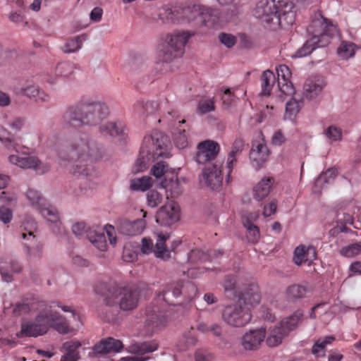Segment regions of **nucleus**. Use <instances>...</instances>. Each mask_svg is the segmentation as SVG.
Segmentation results:
<instances>
[{
  "label": "nucleus",
  "mask_w": 361,
  "mask_h": 361,
  "mask_svg": "<svg viewBox=\"0 0 361 361\" xmlns=\"http://www.w3.org/2000/svg\"><path fill=\"white\" fill-rule=\"evenodd\" d=\"M63 159L72 162L68 167L73 176H92L94 171L92 164L102 157L100 149L86 136L77 135L70 141L68 153L60 154Z\"/></svg>",
  "instance_id": "1"
},
{
  "label": "nucleus",
  "mask_w": 361,
  "mask_h": 361,
  "mask_svg": "<svg viewBox=\"0 0 361 361\" xmlns=\"http://www.w3.org/2000/svg\"><path fill=\"white\" fill-rule=\"evenodd\" d=\"M109 114L108 106L102 102H80L69 106L63 114V122L74 128L96 126Z\"/></svg>",
  "instance_id": "2"
},
{
  "label": "nucleus",
  "mask_w": 361,
  "mask_h": 361,
  "mask_svg": "<svg viewBox=\"0 0 361 361\" xmlns=\"http://www.w3.org/2000/svg\"><path fill=\"white\" fill-rule=\"evenodd\" d=\"M294 4L289 0H259L254 16L272 28L290 25L295 20Z\"/></svg>",
  "instance_id": "3"
},
{
  "label": "nucleus",
  "mask_w": 361,
  "mask_h": 361,
  "mask_svg": "<svg viewBox=\"0 0 361 361\" xmlns=\"http://www.w3.org/2000/svg\"><path fill=\"white\" fill-rule=\"evenodd\" d=\"M190 36V34L184 31L162 35L157 47V68L162 73L170 71V63L182 57Z\"/></svg>",
  "instance_id": "4"
},
{
  "label": "nucleus",
  "mask_w": 361,
  "mask_h": 361,
  "mask_svg": "<svg viewBox=\"0 0 361 361\" xmlns=\"http://www.w3.org/2000/svg\"><path fill=\"white\" fill-rule=\"evenodd\" d=\"M307 31L312 37L297 51L298 57L306 56L316 48L327 46L336 32V26L319 11L312 16Z\"/></svg>",
  "instance_id": "5"
},
{
  "label": "nucleus",
  "mask_w": 361,
  "mask_h": 361,
  "mask_svg": "<svg viewBox=\"0 0 361 361\" xmlns=\"http://www.w3.org/2000/svg\"><path fill=\"white\" fill-rule=\"evenodd\" d=\"M60 334H67L70 327L66 319L59 313L51 309L40 312L33 322H23L21 329L16 334L17 337H37L46 334L49 328Z\"/></svg>",
  "instance_id": "6"
},
{
  "label": "nucleus",
  "mask_w": 361,
  "mask_h": 361,
  "mask_svg": "<svg viewBox=\"0 0 361 361\" xmlns=\"http://www.w3.org/2000/svg\"><path fill=\"white\" fill-rule=\"evenodd\" d=\"M169 143L168 137L159 131L144 137L140 147L139 157L135 161V172L147 169L149 162L160 157H168L167 147Z\"/></svg>",
  "instance_id": "7"
},
{
  "label": "nucleus",
  "mask_w": 361,
  "mask_h": 361,
  "mask_svg": "<svg viewBox=\"0 0 361 361\" xmlns=\"http://www.w3.org/2000/svg\"><path fill=\"white\" fill-rule=\"evenodd\" d=\"M224 288L227 298L233 300L238 298L241 303L243 302L254 306L261 300V293L257 283L243 284L234 276L226 277Z\"/></svg>",
  "instance_id": "8"
},
{
  "label": "nucleus",
  "mask_w": 361,
  "mask_h": 361,
  "mask_svg": "<svg viewBox=\"0 0 361 361\" xmlns=\"http://www.w3.org/2000/svg\"><path fill=\"white\" fill-rule=\"evenodd\" d=\"M140 291L137 288H116L109 290L105 298V303L109 307L118 304L123 311L132 310L137 306Z\"/></svg>",
  "instance_id": "9"
},
{
  "label": "nucleus",
  "mask_w": 361,
  "mask_h": 361,
  "mask_svg": "<svg viewBox=\"0 0 361 361\" xmlns=\"http://www.w3.org/2000/svg\"><path fill=\"white\" fill-rule=\"evenodd\" d=\"M222 319L229 326L243 327L250 323L252 319L251 310L240 301L227 305L222 311Z\"/></svg>",
  "instance_id": "10"
},
{
  "label": "nucleus",
  "mask_w": 361,
  "mask_h": 361,
  "mask_svg": "<svg viewBox=\"0 0 361 361\" xmlns=\"http://www.w3.org/2000/svg\"><path fill=\"white\" fill-rule=\"evenodd\" d=\"M196 286L190 282L177 281L170 285H167L161 292L157 294V299L162 300L168 304L173 305L170 295L177 298L183 295L186 299H192L197 293Z\"/></svg>",
  "instance_id": "11"
},
{
  "label": "nucleus",
  "mask_w": 361,
  "mask_h": 361,
  "mask_svg": "<svg viewBox=\"0 0 361 361\" xmlns=\"http://www.w3.org/2000/svg\"><path fill=\"white\" fill-rule=\"evenodd\" d=\"M168 239L169 235L159 233L154 247L152 240L144 238L142 240L140 251L144 255L154 252L157 257L167 259L170 258V251L166 246V242Z\"/></svg>",
  "instance_id": "12"
},
{
  "label": "nucleus",
  "mask_w": 361,
  "mask_h": 361,
  "mask_svg": "<svg viewBox=\"0 0 361 361\" xmlns=\"http://www.w3.org/2000/svg\"><path fill=\"white\" fill-rule=\"evenodd\" d=\"M109 243L114 246L116 244V235L115 228L109 224L104 226L102 232H92L90 231L87 233L89 240L99 250L106 251L107 248L106 237Z\"/></svg>",
  "instance_id": "13"
},
{
  "label": "nucleus",
  "mask_w": 361,
  "mask_h": 361,
  "mask_svg": "<svg viewBox=\"0 0 361 361\" xmlns=\"http://www.w3.org/2000/svg\"><path fill=\"white\" fill-rule=\"evenodd\" d=\"M8 161L22 169H33L39 174L47 172L50 168L48 164L41 163L36 157L11 154L8 157Z\"/></svg>",
  "instance_id": "14"
},
{
  "label": "nucleus",
  "mask_w": 361,
  "mask_h": 361,
  "mask_svg": "<svg viewBox=\"0 0 361 361\" xmlns=\"http://www.w3.org/2000/svg\"><path fill=\"white\" fill-rule=\"evenodd\" d=\"M166 323V319L157 307L146 309L145 328L147 334H152L161 329Z\"/></svg>",
  "instance_id": "15"
},
{
  "label": "nucleus",
  "mask_w": 361,
  "mask_h": 361,
  "mask_svg": "<svg viewBox=\"0 0 361 361\" xmlns=\"http://www.w3.org/2000/svg\"><path fill=\"white\" fill-rule=\"evenodd\" d=\"M220 149L219 145L212 140L200 142L197 146L195 159L199 164H206L214 160Z\"/></svg>",
  "instance_id": "16"
},
{
  "label": "nucleus",
  "mask_w": 361,
  "mask_h": 361,
  "mask_svg": "<svg viewBox=\"0 0 361 361\" xmlns=\"http://www.w3.org/2000/svg\"><path fill=\"white\" fill-rule=\"evenodd\" d=\"M269 156V150L263 140L252 142L250 152V159L254 168L259 169L264 163L268 160Z\"/></svg>",
  "instance_id": "17"
},
{
  "label": "nucleus",
  "mask_w": 361,
  "mask_h": 361,
  "mask_svg": "<svg viewBox=\"0 0 361 361\" xmlns=\"http://www.w3.org/2000/svg\"><path fill=\"white\" fill-rule=\"evenodd\" d=\"M221 167V163L216 162L213 165L206 166L203 171V179L207 185L212 190H218L221 186L224 174Z\"/></svg>",
  "instance_id": "18"
},
{
  "label": "nucleus",
  "mask_w": 361,
  "mask_h": 361,
  "mask_svg": "<svg viewBox=\"0 0 361 361\" xmlns=\"http://www.w3.org/2000/svg\"><path fill=\"white\" fill-rule=\"evenodd\" d=\"M179 219V207L175 203L161 207L157 213L156 221L163 226H170Z\"/></svg>",
  "instance_id": "19"
},
{
  "label": "nucleus",
  "mask_w": 361,
  "mask_h": 361,
  "mask_svg": "<svg viewBox=\"0 0 361 361\" xmlns=\"http://www.w3.org/2000/svg\"><path fill=\"white\" fill-rule=\"evenodd\" d=\"M146 224L143 219L130 221L127 219H120L117 227L120 233L130 236L140 235L145 228Z\"/></svg>",
  "instance_id": "20"
},
{
  "label": "nucleus",
  "mask_w": 361,
  "mask_h": 361,
  "mask_svg": "<svg viewBox=\"0 0 361 361\" xmlns=\"http://www.w3.org/2000/svg\"><path fill=\"white\" fill-rule=\"evenodd\" d=\"M278 78V87L281 92L285 95H293L295 90L290 81L291 72L286 65H280L276 68Z\"/></svg>",
  "instance_id": "21"
},
{
  "label": "nucleus",
  "mask_w": 361,
  "mask_h": 361,
  "mask_svg": "<svg viewBox=\"0 0 361 361\" xmlns=\"http://www.w3.org/2000/svg\"><path fill=\"white\" fill-rule=\"evenodd\" d=\"M266 334L264 329H254L245 333L241 340V345L246 350H255L264 341Z\"/></svg>",
  "instance_id": "22"
},
{
  "label": "nucleus",
  "mask_w": 361,
  "mask_h": 361,
  "mask_svg": "<svg viewBox=\"0 0 361 361\" xmlns=\"http://www.w3.org/2000/svg\"><path fill=\"white\" fill-rule=\"evenodd\" d=\"M126 127L121 121H110L99 126V133L104 136L118 137L124 139L127 135Z\"/></svg>",
  "instance_id": "23"
},
{
  "label": "nucleus",
  "mask_w": 361,
  "mask_h": 361,
  "mask_svg": "<svg viewBox=\"0 0 361 361\" xmlns=\"http://www.w3.org/2000/svg\"><path fill=\"white\" fill-rule=\"evenodd\" d=\"M122 342L111 337L102 340L93 347L94 354L104 355L109 353H116L123 348Z\"/></svg>",
  "instance_id": "24"
},
{
  "label": "nucleus",
  "mask_w": 361,
  "mask_h": 361,
  "mask_svg": "<svg viewBox=\"0 0 361 361\" xmlns=\"http://www.w3.org/2000/svg\"><path fill=\"white\" fill-rule=\"evenodd\" d=\"M275 180L272 177H263L252 189L253 198L257 201H262L266 198L274 185Z\"/></svg>",
  "instance_id": "25"
},
{
  "label": "nucleus",
  "mask_w": 361,
  "mask_h": 361,
  "mask_svg": "<svg viewBox=\"0 0 361 361\" xmlns=\"http://www.w3.org/2000/svg\"><path fill=\"white\" fill-rule=\"evenodd\" d=\"M316 258L317 251L313 246L306 247L301 245L295 249L293 261L298 265L306 262H312Z\"/></svg>",
  "instance_id": "26"
},
{
  "label": "nucleus",
  "mask_w": 361,
  "mask_h": 361,
  "mask_svg": "<svg viewBox=\"0 0 361 361\" xmlns=\"http://www.w3.org/2000/svg\"><path fill=\"white\" fill-rule=\"evenodd\" d=\"M193 8L197 11L195 6H194ZM197 11L199 12L200 20L205 26L211 27L218 23L220 15L219 10L208 7L198 6Z\"/></svg>",
  "instance_id": "27"
},
{
  "label": "nucleus",
  "mask_w": 361,
  "mask_h": 361,
  "mask_svg": "<svg viewBox=\"0 0 361 361\" xmlns=\"http://www.w3.org/2000/svg\"><path fill=\"white\" fill-rule=\"evenodd\" d=\"M40 214L49 222L53 224L52 230L54 233H61V221L57 209L48 202L39 211Z\"/></svg>",
  "instance_id": "28"
},
{
  "label": "nucleus",
  "mask_w": 361,
  "mask_h": 361,
  "mask_svg": "<svg viewBox=\"0 0 361 361\" xmlns=\"http://www.w3.org/2000/svg\"><path fill=\"white\" fill-rule=\"evenodd\" d=\"M304 314L302 310H296L293 314L284 318L279 325L287 334L303 320Z\"/></svg>",
  "instance_id": "29"
},
{
  "label": "nucleus",
  "mask_w": 361,
  "mask_h": 361,
  "mask_svg": "<svg viewBox=\"0 0 361 361\" xmlns=\"http://www.w3.org/2000/svg\"><path fill=\"white\" fill-rule=\"evenodd\" d=\"M293 97L286 103L284 114L285 119L293 121L303 105V99L299 96L293 94Z\"/></svg>",
  "instance_id": "30"
},
{
  "label": "nucleus",
  "mask_w": 361,
  "mask_h": 361,
  "mask_svg": "<svg viewBox=\"0 0 361 361\" xmlns=\"http://www.w3.org/2000/svg\"><path fill=\"white\" fill-rule=\"evenodd\" d=\"M65 354L61 357L60 361H78L80 358L78 348L81 343L78 341H70L63 343Z\"/></svg>",
  "instance_id": "31"
},
{
  "label": "nucleus",
  "mask_w": 361,
  "mask_h": 361,
  "mask_svg": "<svg viewBox=\"0 0 361 361\" xmlns=\"http://www.w3.org/2000/svg\"><path fill=\"white\" fill-rule=\"evenodd\" d=\"M20 227L23 231L21 235L23 239L35 240L34 233L37 230V223L31 216H25Z\"/></svg>",
  "instance_id": "32"
},
{
  "label": "nucleus",
  "mask_w": 361,
  "mask_h": 361,
  "mask_svg": "<svg viewBox=\"0 0 361 361\" xmlns=\"http://www.w3.org/2000/svg\"><path fill=\"white\" fill-rule=\"evenodd\" d=\"M158 348L157 343L152 342H142L131 343L128 348V352L136 355H144L145 353H152L155 351Z\"/></svg>",
  "instance_id": "33"
},
{
  "label": "nucleus",
  "mask_w": 361,
  "mask_h": 361,
  "mask_svg": "<svg viewBox=\"0 0 361 361\" xmlns=\"http://www.w3.org/2000/svg\"><path fill=\"white\" fill-rule=\"evenodd\" d=\"M25 95L33 98L37 102H47L49 100V96L43 90L34 85H29L22 89Z\"/></svg>",
  "instance_id": "34"
},
{
  "label": "nucleus",
  "mask_w": 361,
  "mask_h": 361,
  "mask_svg": "<svg viewBox=\"0 0 361 361\" xmlns=\"http://www.w3.org/2000/svg\"><path fill=\"white\" fill-rule=\"evenodd\" d=\"M10 270L6 267H0V274L6 282H11L13 280V274H19L23 270L21 263L17 260H12L9 263Z\"/></svg>",
  "instance_id": "35"
},
{
  "label": "nucleus",
  "mask_w": 361,
  "mask_h": 361,
  "mask_svg": "<svg viewBox=\"0 0 361 361\" xmlns=\"http://www.w3.org/2000/svg\"><path fill=\"white\" fill-rule=\"evenodd\" d=\"M286 335L287 334L278 324L272 329L270 328L266 343L269 347L277 346Z\"/></svg>",
  "instance_id": "36"
},
{
  "label": "nucleus",
  "mask_w": 361,
  "mask_h": 361,
  "mask_svg": "<svg viewBox=\"0 0 361 361\" xmlns=\"http://www.w3.org/2000/svg\"><path fill=\"white\" fill-rule=\"evenodd\" d=\"M158 104L156 102H143L138 101L133 105V112L135 115L141 117L152 114L157 109Z\"/></svg>",
  "instance_id": "37"
},
{
  "label": "nucleus",
  "mask_w": 361,
  "mask_h": 361,
  "mask_svg": "<svg viewBox=\"0 0 361 361\" xmlns=\"http://www.w3.org/2000/svg\"><path fill=\"white\" fill-rule=\"evenodd\" d=\"M86 35H80L68 39L61 47L64 53L70 54L75 52L81 49L82 43L86 40Z\"/></svg>",
  "instance_id": "38"
},
{
  "label": "nucleus",
  "mask_w": 361,
  "mask_h": 361,
  "mask_svg": "<svg viewBox=\"0 0 361 361\" xmlns=\"http://www.w3.org/2000/svg\"><path fill=\"white\" fill-rule=\"evenodd\" d=\"M275 82L276 76L272 71L269 70L264 71L261 76V94L263 95H269Z\"/></svg>",
  "instance_id": "39"
},
{
  "label": "nucleus",
  "mask_w": 361,
  "mask_h": 361,
  "mask_svg": "<svg viewBox=\"0 0 361 361\" xmlns=\"http://www.w3.org/2000/svg\"><path fill=\"white\" fill-rule=\"evenodd\" d=\"M0 140L8 150H14L16 152H19L21 148H25L20 146L13 135L4 129H0Z\"/></svg>",
  "instance_id": "40"
},
{
  "label": "nucleus",
  "mask_w": 361,
  "mask_h": 361,
  "mask_svg": "<svg viewBox=\"0 0 361 361\" xmlns=\"http://www.w3.org/2000/svg\"><path fill=\"white\" fill-rule=\"evenodd\" d=\"M338 173L336 168H330L325 172L321 173L319 177L316 179L314 183L315 188L322 189L325 184L331 183Z\"/></svg>",
  "instance_id": "41"
},
{
  "label": "nucleus",
  "mask_w": 361,
  "mask_h": 361,
  "mask_svg": "<svg viewBox=\"0 0 361 361\" xmlns=\"http://www.w3.org/2000/svg\"><path fill=\"white\" fill-rule=\"evenodd\" d=\"M335 338L332 336L325 337L323 340H317L312 348V353L316 357H323L326 355V348L328 344H331Z\"/></svg>",
  "instance_id": "42"
},
{
  "label": "nucleus",
  "mask_w": 361,
  "mask_h": 361,
  "mask_svg": "<svg viewBox=\"0 0 361 361\" xmlns=\"http://www.w3.org/2000/svg\"><path fill=\"white\" fill-rule=\"evenodd\" d=\"M26 197L30 204L38 211L47 205V200L34 189H29L26 192Z\"/></svg>",
  "instance_id": "43"
},
{
  "label": "nucleus",
  "mask_w": 361,
  "mask_h": 361,
  "mask_svg": "<svg viewBox=\"0 0 361 361\" xmlns=\"http://www.w3.org/2000/svg\"><path fill=\"white\" fill-rule=\"evenodd\" d=\"M24 247L27 259L37 260L42 257L43 246L40 243H35L32 245L25 243Z\"/></svg>",
  "instance_id": "44"
},
{
  "label": "nucleus",
  "mask_w": 361,
  "mask_h": 361,
  "mask_svg": "<svg viewBox=\"0 0 361 361\" xmlns=\"http://www.w3.org/2000/svg\"><path fill=\"white\" fill-rule=\"evenodd\" d=\"M307 293L308 290L305 286L298 284H293L288 286L286 290L287 297L290 300L303 298Z\"/></svg>",
  "instance_id": "45"
},
{
  "label": "nucleus",
  "mask_w": 361,
  "mask_h": 361,
  "mask_svg": "<svg viewBox=\"0 0 361 361\" xmlns=\"http://www.w3.org/2000/svg\"><path fill=\"white\" fill-rule=\"evenodd\" d=\"M153 184V180L149 176H143L140 178H135L130 182V188L134 190L145 191Z\"/></svg>",
  "instance_id": "46"
},
{
  "label": "nucleus",
  "mask_w": 361,
  "mask_h": 361,
  "mask_svg": "<svg viewBox=\"0 0 361 361\" xmlns=\"http://www.w3.org/2000/svg\"><path fill=\"white\" fill-rule=\"evenodd\" d=\"M305 97L312 99L321 92L322 87L312 79H307L304 84Z\"/></svg>",
  "instance_id": "47"
},
{
  "label": "nucleus",
  "mask_w": 361,
  "mask_h": 361,
  "mask_svg": "<svg viewBox=\"0 0 361 361\" xmlns=\"http://www.w3.org/2000/svg\"><path fill=\"white\" fill-rule=\"evenodd\" d=\"M172 137L178 148L183 149L188 146V137L185 129L176 128L172 133Z\"/></svg>",
  "instance_id": "48"
},
{
  "label": "nucleus",
  "mask_w": 361,
  "mask_h": 361,
  "mask_svg": "<svg viewBox=\"0 0 361 361\" xmlns=\"http://www.w3.org/2000/svg\"><path fill=\"white\" fill-rule=\"evenodd\" d=\"M74 69V64L69 61L59 63L55 68V75L58 77H68Z\"/></svg>",
  "instance_id": "49"
},
{
  "label": "nucleus",
  "mask_w": 361,
  "mask_h": 361,
  "mask_svg": "<svg viewBox=\"0 0 361 361\" xmlns=\"http://www.w3.org/2000/svg\"><path fill=\"white\" fill-rule=\"evenodd\" d=\"M197 341V338L195 334L194 329L192 328L183 334V339L180 341V348L183 350H186L188 348L195 345Z\"/></svg>",
  "instance_id": "50"
},
{
  "label": "nucleus",
  "mask_w": 361,
  "mask_h": 361,
  "mask_svg": "<svg viewBox=\"0 0 361 361\" xmlns=\"http://www.w3.org/2000/svg\"><path fill=\"white\" fill-rule=\"evenodd\" d=\"M238 163V158L228 156L226 163L225 166L221 167V169L224 172V173L226 174V181L227 183H229L232 180V173L233 172V169L237 166Z\"/></svg>",
  "instance_id": "51"
},
{
  "label": "nucleus",
  "mask_w": 361,
  "mask_h": 361,
  "mask_svg": "<svg viewBox=\"0 0 361 361\" xmlns=\"http://www.w3.org/2000/svg\"><path fill=\"white\" fill-rule=\"evenodd\" d=\"M355 47L353 42H342L338 48V54L341 57L348 59L355 54Z\"/></svg>",
  "instance_id": "52"
},
{
  "label": "nucleus",
  "mask_w": 361,
  "mask_h": 361,
  "mask_svg": "<svg viewBox=\"0 0 361 361\" xmlns=\"http://www.w3.org/2000/svg\"><path fill=\"white\" fill-rule=\"evenodd\" d=\"M210 259V253L204 252L200 249L192 250L188 255V260L192 263L205 262Z\"/></svg>",
  "instance_id": "53"
},
{
  "label": "nucleus",
  "mask_w": 361,
  "mask_h": 361,
  "mask_svg": "<svg viewBox=\"0 0 361 361\" xmlns=\"http://www.w3.org/2000/svg\"><path fill=\"white\" fill-rule=\"evenodd\" d=\"M215 109L214 98H202L197 105V111L200 114H205Z\"/></svg>",
  "instance_id": "54"
},
{
  "label": "nucleus",
  "mask_w": 361,
  "mask_h": 361,
  "mask_svg": "<svg viewBox=\"0 0 361 361\" xmlns=\"http://www.w3.org/2000/svg\"><path fill=\"white\" fill-rule=\"evenodd\" d=\"M361 253V243H355L343 247L340 250V254L344 257H352Z\"/></svg>",
  "instance_id": "55"
},
{
  "label": "nucleus",
  "mask_w": 361,
  "mask_h": 361,
  "mask_svg": "<svg viewBox=\"0 0 361 361\" xmlns=\"http://www.w3.org/2000/svg\"><path fill=\"white\" fill-rule=\"evenodd\" d=\"M247 230V238L249 242L252 243H256L258 242L260 233L259 228L254 224H249V223H245V226H244Z\"/></svg>",
  "instance_id": "56"
},
{
  "label": "nucleus",
  "mask_w": 361,
  "mask_h": 361,
  "mask_svg": "<svg viewBox=\"0 0 361 361\" xmlns=\"http://www.w3.org/2000/svg\"><path fill=\"white\" fill-rule=\"evenodd\" d=\"M147 204L151 207H156L163 200V196L157 190H151L147 194Z\"/></svg>",
  "instance_id": "57"
},
{
  "label": "nucleus",
  "mask_w": 361,
  "mask_h": 361,
  "mask_svg": "<svg viewBox=\"0 0 361 361\" xmlns=\"http://www.w3.org/2000/svg\"><path fill=\"white\" fill-rule=\"evenodd\" d=\"M122 258L125 262H132L137 259V252L134 250L132 245L126 244L123 247Z\"/></svg>",
  "instance_id": "58"
},
{
  "label": "nucleus",
  "mask_w": 361,
  "mask_h": 361,
  "mask_svg": "<svg viewBox=\"0 0 361 361\" xmlns=\"http://www.w3.org/2000/svg\"><path fill=\"white\" fill-rule=\"evenodd\" d=\"M245 146V142L243 138L237 137L233 142L231 149L228 156H231L238 158L241 154Z\"/></svg>",
  "instance_id": "59"
},
{
  "label": "nucleus",
  "mask_w": 361,
  "mask_h": 361,
  "mask_svg": "<svg viewBox=\"0 0 361 361\" xmlns=\"http://www.w3.org/2000/svg\"><path fill=\"white\" fill-rule=\"evenodd\" d=\"M325 135L331 141H338L342 138V130L340 128L331 126L326 130Z\"/></svg>",
  "instance_id": "60"
},
{
  "label": "nucleus",
  "mask_w": 361,
  "mask_h": 361,
  "mask_svg": "<svg viewBox=\"0 0 361 361\" xmlns=\"http://www.w3.org/2000/svg\"><path fill=\"white\" fill-rule=\"evenodd\" d=\"M168 169L169 166L165 161H159L152 166L151 171L156 178H161Z\"/></svg>",
  "instance_id": "61"
},
{
  "label": "nucleus",
  "mask_w": 361,
  "mask_h": 361,
  "mask_svg": "<svg viewBox=\"0 0 361 361\" xmlns=\"http://www.w3.org/2000/svg\"><path fill=\"white\" fill-rule=\"evenodd\" d=\"M30 311V307L27 303L18 302L13 309V314L16 317H20Z\"/></svg>",
  "instance_id": "62"
},
{
  "label": "nucleus",
  "mask_w": 361,
  "mask_h": 361,
  "mask_svg": "<svg viewBox=\"0 0 361 361\" xmlns=\"http://www.w3.org/2000/svg\"><path fill=\"white\" fill-rule=\"evenodd\" d=\"M220 42L228 48H231L236 43V38L233 35L227 33H221L219 36Z\"/></svg>",
  "instance_id": "63"
},
{
  "label": "nucleus",
  "mask_w": 361,
  "mask_h": 361,
  "mask_svg": "<svg viewBox=\"0 0 361 361\" xmlns=\"http://www.w3.org/2000/svg\"><path fill=\"white\" fill-rule=\"evenodd\" d=\"M72 231L76 236H82L85 233H89L88 227L83 221L77 222L72 226Z\"/></svg>",
  "instance_id": "64"
}]
</instances>
